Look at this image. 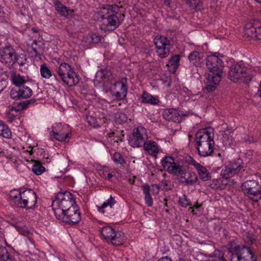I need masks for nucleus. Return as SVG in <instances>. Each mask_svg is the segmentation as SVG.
Instances as JSON below:
<instances>
[{
    "instance_id": "12",
    "label": "nucleus",
    "mask_w": 261,
    "mask_h": 261,
    "mask_svg": "<svg viewBox=\"0 0 261 261\" xmlns=\"http://www.w3.org/2000/svg\"><path fill=\"white\" fill-rule=\"evenodd\" d=\"M147 138L145 129L143 127L134 128L129 136L128 143L133 147H142Z\"/></svg>"
},
{
    "instance_id": "35",
    "label": "nucleus",
    "mask_w": 261,
    "mask_h": 261,
    "mask_svg": "<svg viewBox=\"0 0 261 261\" xmlns=\"http://www.w3.org/2000/svg\"><path fill=\"white\" fill-rule=\"evenodd\" d=\"M32 48L36 57L43 53V44L41 41L37 42L36 40H34L32 44Z\"/></svg>"
},
{
    "instance_id": "56",
    "label": "nucleus",
    "mask_w": 261,
    "mask_h": 261,
    "mask_svg": "<svg viewBox=\"0 0 261 261\" xmlns=\"http://www.w3.org/2000/svg\"><path fill=\"white\" fill-rule=\"evenodd\" d=\"M52 3L55 6V8L58 7V6H60L62 4L60 0H51Z\"/></svg>"
},
{
    "instance_id": "64",
    "label": "nucleus",
    "mask_w": 261,
    "mask_h": 261,
    "mask_svg": "<svg viewBox=\"0 0 261 261\" xmlns=\"http://www.w3.org/2000/svg\"><path fill=\"white\" fill-rule=\"evenodd\" d=\"M180 261H191V260H186V259H181V258H180Z\"/></svg>"
},
{
    "instance_id": "24",
    "label": "nucleus",
    "mask_w": 261,
    "mask_h": 261,
    "mask_svg": "<svg viewBox=\"0 0 261 261\" xmlns=\"http://www.w3.org/2000/svg\"><path fill=\"white\" fill-rule=\"evenodd\" d=\"M164 118L168 120L175 122H179V111L175 109H169L163 112Z\"/></svg>"
},
{
    "instance_id": "33",
    "label": "nucleus",
    "mask_w": 261,
    "mask_h": 261,
    "mask_svg": "<svg viewBox=\"0 0 261 261\" xmlns=\"http://www.w3.org/2000/svg\"><path fill=\"white\" fill-rule=\"evenodd\" d=\"M142 188L143 193L145 194V200L148 206H151L153 203V200L150 193V188L147 184L142 185Z\"/></svg>"
},
{
    "instance_id": "13",
    "label": "nucleus",
    "mask_w": 261,
    "mask_h": 261,
    "mask_svg": "<svg viewBox=\"0 0 261 261\" xmlns=\"http://www.w3.org/2000/svg\"><path fill=\"white\" fill-rule=\"evenodd\" d=\"M157 48V54L161 58H166L170 53V43L168 38L164 36L157 35L154 39Z\"/></svg>"
},
{
    "instance_id": "4",
    "label": "nucleus",
    "mask_w": 261,
    "mask_h": 261,
    "mask_svg": "<svg viewBox=\"0 0 261 261\" xmlns=\"http://www.w3.org/2000/svg\"><path fill=\"white\" fill-rule=\"evenodd\" d=\"M56 71L57 74H53L55 80L58 82L62 81L68 87L75 86L79 82V75L67 63H61L59 67L56 68Z\"/></svg>"
},
{
    "instance_id": "28",
    "label": "nucleus",
    "mask_w": 261,
    "mask_h": 261,
    "mask_svg": "<svg viewBox=\"0 0 261 261\" xmlns=\"http://www.w3.org/2000/svg\"><path fill=\"white\" fill-rule=\"evenodd\" d=\"M228 165L232 170L233 174L236 175L243 168V162L241 159H238L229 162Z\"/></svg>"
},
{
    "instance_id": "60",
    "label": "nucleus",
    "mask_w": 261,
    "mask_h": 261,
    "mask_svg": "<svg viewBox=\"0 0 261 261\" xmlns=\"http://www.w3.org/2000/svg\"><path fill=\"white\" fill-rule=\"evenodd\" d=\"M3 85V82H0V87H1ZM5 86H3L0 89V93L4 89Z\"/></svg>"
},
{
    "instance_id": "19",
    "label": "nucleus",
    "mask_w": 261,
    "mask_h": 261,
    "mask_svg": "<svg viewBox=\"0 0 261 261\" xmlns=\"http://www.w3.org/2000/svg\"><path fill=\"white\" fill-rule=\"evenodd\" d=\"M115 85L120 86V91L114 92L112 94L113 96L117 100L125 99L126 97L128 90L127 79L126 77L122 78L120 81L116 82Z\"/></svg>"
},
{
    "instance_id": "48",
    "label": "nucleus",
    "mask_w": 261,
    "mask_h": 261,
    "mask_svg": "<svg viewBox=\"0 0 261 261\" xmlns=\"http://www.w3.org/2000/svg\"><path fill=\"white\" fill-rule=\"evenodd\" d=\"M192 9H196L198 6L199 0H184Z\"/></svg>"
},
{
    "instance_id": "7",
    "label": "nucleus",
    "mask_w": 261,
    "mask_h": 261,
    "mask_svg": "<svg viewBox=\"0 0 261 261\" xmlns=\"http://www.w3.org/2000/svg\"><path fill=\"white\" fill-rule=\"evenodd\" d=\"M241 188L250 199L257 202L261 198V185L255 180H247L242 184Z\"/></svg>"
},
{
    "instance_id": "16",
    "label": "nucleus",
    "mask_w": 261,
    "mask_h": 261,
    "mask_svg": "<svg viewBox=\"0 0 261 261\" xmlns=\"http://www.w3.org/2000/svg\"><path fill=\"white\" fill-rule=\"evenodd\" d=\"M186 162H180V183L186 185H192L197 180V177L195 173L188 172L189 165Z\"/></svg>"
},
{
    "instance_id": "11",
    "label": "nucleus",
    "mask_w": 261,
    "mask_h": 261,
    "mask_svg": "<svg viewBox=\"0 0 261 261\" xmlns=\"http://www.w3.org/2000/svg\"><path fill=\"white\" fill-rule=\"evenodd\" d=\"M61 217H56L60 221L73 225L78 223L81 220V213L77 205L66 211Z\"/></svg>"
},
{
    "instance_id": "18",
    "label": "nucleus",
    "mask_w": 261,
    "mask_h": 261,
    "mask_svg": "<svg viewBox=\"0 0 261 261\" xmlns=\"http://www.w3.org/2000/svg\"><path fill=\"white\" fill-rule=\"evenodd\" d=\"M15 50L11 46L0 48V62L12 66Z\"/></svg>"
},
{
    "instance_id": "29",
    "label": "nucleus",
    "mask_w": 261,
    "mask_h": 261,
    "mask_svg": "<svg viewBox=\"0 0 261 261\" xmlns=\"http://www.w3.org/2000/svg\"><path fill=\"white\" fill-rule=\"evenodd\" d=\"M24 188L19 189H14L11 190L9 194V197L11 200L18 206V202L21 200V193L23 192Z\"/></svg>"
},
{
    "instance_id": "47",
    "label": "nucleus",
    "mask_w": 261,
    "mask_h": 261,
    "mask_svg": "<svg viewBox=\"0 0 261 261\" xmlns=\"http://www.w3.org/2000/svg\"><path fill=\"white\" fill-rule=\"evenodd\" d=\"M191 201L188 198L187 196L185 195L182 196V198H180V206L182 207H187V206L191 205Z\"/></svg>"
},
{
    "instance_id": "41",
    "label": "nucleus",
    "mask_w": 261,
    "mask_h": 261,
    "mask_svg": "<svg viewBox=\"0 0 261 261\" xmlns=\"http://www.w3.org/2000/svg\"><path fill=\"white\" fill-rule=\"evenodd\" d=\"M40 73L41 76L45 79H49L51 76L52 73L50 70L47 67L46 64L41 65Z\"/></svg>"
},
{
    "instance_id": "53",
    "label": "nucleus",
    "mask_w": 261,
    "mask_h": 261,
    "mask_svg": "<svg viewBox=\"0 0 261 261\" xmlns=\"http://www.w3.org/2000/svg\"><path fill=\"white\" fill-rule=\"evenodd\" d=\"M88 122L89 124L91 126H93V127L95 126V121L96 119L93 116H89L87 117Z\"/></svg>"
},
{
    "instance_id": "6",
    "label": "nucleus",
    "mask_w": 261,
    "mask_h": 261,
    "mask_svg": "<svg viewBox=\"0 0 261 261\" xmlns=\"http://www.w3.org/2000/svg\"><path fill=\"white\" fill-rule=\"evenodd\" d=\"M228 77L236 83H248L252 79V75L248 72L247 68L243 63H234L229 67Z\"/></svg>"
},
{
    "instance_id": "63",
    "label": "nucleus",
    "mask_w": 261,
    "mask_h": 261,
    "mask_svg": "<svg viewBox=\"0 0 261 261\" xmlns=\"http://www.w3.org/2000/svg\"><path fill=\"white\" fill-rule=\"evenodd\" d=\"M32 31L33 32H34V33H36V32H37V30H36L35 28H33V29H32Z\"/></svg>"
},
{
    "instance_id": "30",
    "label": "nucleus",
    "mask_w": 261,
    "mask_h": 261,
    "mask_svg": "<svg viewBox=\"0 0 261 261\" xmlns=\"http://www.w3.org/2000/svg\"><path fill=\"white\" fill-rule=\"evenodd\" d=\"M179 65V55H176L172 57L169 61L167 64L169 67V71L172 73H174Z\"/></svg>"
},
{
    "instance_id": "58",
    "label": "nucleus",
    "mask_w": 261,
    "mask_h": 261,
    "mask_svg": "<svg viewBox=\"0 0 261 261\" xmlns=\"http://www.w3.org/2000/svg\"><path fill=\"white\" fill-rule=\"evenodd\" d=\"M214 154H215L216 157L218 158L220 160H222V154H221V153H220V152L216 153L214 152V153L212 154V155Z\"/></svg>"
},
{
    "instance_id": "45",
    "label": "nucleus",
    "mask_w": 261,
    "mask_h": 261,
    "mask_svg": "<svg viewBox=\"0 0 261 261\" xmlns=\"http://www.w3.org/2000/svg\"><path fill=\"white\" fill-rule=\"evenodd\" d=\"M113 159L115 163L120 164L121 165H123L126 163L122 155L119 152H115L113 155Z\"/></svg>"
},
{
    "instance_id": "15",
    "label": "nucleus",
    "mask_w": 261,
    "mask_h": 261,
    "mask_svg": "<svg viewBox=\"0 0 261 261\" xmlns=\"http://www.w3.org/2000/svg\"><path fill=\"white\" fill-rule=\"evenodd\" d=\"M161 165L165 171L178 176L179 174V164L173 156H166L161 161Z\"/></svg>"
},
{
    "instance_id": "20",
    "label": "nucleus",
    "mask_w": 261,
    "mask_h": 261,
    "mask_svg": "<svg viewBox=\"0 0 261 261\" xmlns=\"http://www.w3.org/2000/svg\"><path fill=\"white\" fill-rule=\"evenodd\" d=\"M221 79L222 75L208 73L206 82V90L209 92L214 91Z\"/></svg>"
},
{
    "instance_id": "59",
    "label": "nucleus",
    "mask_w": 261,
    "mask_h": 261,
    "mask_svg": "<svg viewBox=\"0 0 261 261\" xmlns=\"http://www.w3.org/2000/svg\"><path fill=\"white\" fill-rule=\"evenodd\" d=\"M113 176V175L112 173H109L106 177V178L108 179H111Z\"/></svg>"
},
{
    "instance_id": "61",
    "label": "nucleus",
    "mask_w": 261,
    "mask_h": 261,
    "mask_svg": "<svg viewBox=\"0 0 261 261\" xmlns=\"http://www.w3.org/2000/svg\"><path fill=\"white\" fill-rule=\"evenodd\" d=\"M165 4L166 5H169V0H165Z\"/></svg>"
},
{
    "instance_id": "17",
    "label": "nucleus",
    "mask_w": 261,
    "mask_h": 261,
    "mask_svg": "<svg viewBox=\"0 0 261 261\" xmlns=\"http://www.w3.org/2000/svg\"><path fill=\"white\" fill-rule=\"evenodd\" d=\"M245 34L252 39L261 40V22L256 20L252 24H246Z\"/></svg>"
},
{
    "instance_id": "50",
    "label": "nucleus",
    "mask_w": 261,
    "mask_h": 261,
    "mask_svg": "<svg viewBox=\"0 0 261 261\" xmlns=\"http://www.w3.org/2000/svg\"><path fill=\"white\" fill-rule=\"evenodd\" d=\"M14 111L11 110V108L9 110V111L7 113V116L8 119V121L12 122L13 120L17 117V115L13 113Z\"/></svg>"
},
{
    "instance_id": "8",
    "label": "nucleus",
    "mask_w": 261,
    "mask_h": 261,
    "mask_svg": "<svg viewBox=\"0 0 261 261\" xmlns=\"http://www.w3.org/2000/svg\"><path fill=\"white\" fill-rule=\"evenodd\" d=\"M215 53L207 57L205 60V64L207 68L210 71V74L222 75L224 68L223 62L220 57H223V55Z\"/></svg>"
},
{
    "instance_id": "54",
    "label": "nucleus",
    "mask_w": 261,
    "mask_h": 261,
    "mask_svg": "<svg viewBox=\"0 0 261 261\" xmlns=\"http://www.w3.org/2000/svg\"><path fill=\"white\" fill-rule=\"evenodd\" d=\"M160 188L157 185L154 184L152 185V192L154 194H157L159 192Z\"/></svg>"
},
{
    "instance_id": "38",
    "label": "nucleus",
    "mask_w": 261,
    "mask_h": 261,
    "mask_svg": "<svg viewBox=\"0 0 261 261\" xmlns=\"http://www.w3.org/2000/svg\"><path fill=\"white\" fill-rule=\"evenodd\" d=\"M27 61V59L25 55L22 54L18 55L15 53L13 58V62L12 63V66L17 63L19 65L22 66L26 63Z\"/></svg>"
},
{
    "instance_id": "3",
    "label": "nucleus",
    "mask_w": 261,
    "mask_h": 261,
    "mask_svg": "<svg viewBox=\"0 0 261 261\" xmlns=\"http://www.w3.org/2000/svg\"><path fill=\"white\" fill-rule=\"evenodd\" d=\"M77 205L73 195L68 191L60 192L53 201L52 209L56 217H61L64 212Z\"/></svg>"
},
{
    "instance_id": "46",
    "label": "nucleus",
    "mask_w": 261,
    "mask_h": 261,
    "mask_svg": "<svg viewBox=\"0 0 261 261\" xmlns=\"http://www.w3.org/2000/svg\"><path fill=\"white\" fill-rule=\"evenodd\" d=\"M116 121L119 123H123L127 121V115L124 113H119L116 114Z\"/></svg>"
},
{
    "instance_id": "42",
    "label": "nucleus",
    "mask_w": 261,
    "mask_h": 261,
    "mask_svg": "<svg viewBox=\"0 0 261 261\" xmlns=\"http://www.w3.org/2000/svg\"><path fill=\"white\" fill-rule=\"evenodd\" d=\"M234 175V174L228 165L226 166L225 167V169H222L221 172V176L223 178L226 179L229 178Z\"/></svg>"
},
{
    "instance_id": "44",
    "label": "nucleus",
    "mask_w": 261,
    "mask_h": 261,
    "mask_svg": "<svg viewBox=\"0 0 261 261\" xmlns=\"http://www.w3.org/2000/svg\"><path fill=\"white\" fill-rule=\"evenodd\" d=\"M0 258L4 261H12V258L10 255L8 250L3 248L0 251Z\"/></svg>"
},
{
    "instance_id": "43",
    "label": "nucleus",
    "mask_w": 261,
    "mask_h": 261,
    "mask_svg": "<svg viewBox=\"0 0 261 261\" xmlns=\"http://www.w3.org/2000/svg\"><path fill=\"white\" fill-rule=\"evenodd\" d=\"M32 170L36 175H40L45 171V167L40 163L35 162L32 166Z\"/></svg>"
},
{
    "instance_id": "22",
    "label": "nucleus",
    "mask_w": 261,
    "mask_h": 261,
    "mask_svg": "<svg viewBox=\"0 0 261 261\" xmlns=\"http://www.w3.org/2000/svg\"><path fill=\"white\" fill-rule=\"evenodd\" d=\"M188 58L190 62L197 67H201L206 60L203 54L196 51L192 52Z\"/></svg>"
},
{
    "instance_id": "1",
    "label": "nucleus",
    "mask_w": 261,
    "mask_h": 261,
    "mask_svg": "<svg viewBox=\"0 0 261 261\" xmlns=\"http://www.w3.org/2000/svg\"><path fill=\"white\" fill-rule=\"evenodd\" d=\"M214 137L213 129L212 128H203L196 133L195 146L200 156H212L214 153Z\"/></svg>"
},
{
    "instance_id": "26",
    "label": "nucleus",
    "mask_w": 261,
    "mask_h": 261,
    "mask_svg": "<svg viewBox=\"0 0 261 261\" xmlns=\"http://www.w3.org/2000/svg\"><path fill=\"white\" fill-rule=\"evenodd\" d=\"M144 149L152 155H155L159 152V147L156 143L153 141H145L142 145Z\"/></svg>"
},
{
    "instance_id": "25",
    "label": "nucleus",
    "mask_w": 261,
    "mask_h": 261,
    "mask_svg": "<svg viewBox=\"0 0 261 261\" xmlns=\"http://www.w3.org/2000/svg\"><path fill=\"white\" fill-rule=\"evenodd\" d=\"M108 242L111 243L115 246H120L123 244L125 242L124 233L121 231H115Z\"/></svg>"
},
{
    "instance_id": "27",
    "label": "nucleus",
    "mask_w": 261,
    "mask_h": 261,
    "mask_svg": "<svg viewBox=\"0 0 261 261\" xmlns=\"http://www.w3.org/2000/svg\"><path fill=\"white\" fill-rule=\"evenodd\" d=\"M36 100L34 98L24 100L23 101L19 102L15 107H12L11 108V110L12 111H15V112H18L25 109L26 108L29 107L30 106L34 105L36 103Z\"/></svg>"
},
{
    "instance_id": "55",
    "label": "nucleus",
    "mask_w": 261,
    "mask_h": 261,
    "mask_svg": "<svg viewBox=\"0 0 261 261\" xmlns=\"http://www.w3.org/2000/svg\"><path fill=\"white\" fill-rule=\"evenodd\" d=\"M247 239H248V242H249L250 245L253 244L256 242V240L253 238L250 234H248Z\"/></svg>"
},
{
    "instance_id": "21",
    "label": "nucleus",
    "mask_w": 261,
    "mask_h": 261,
    "mask_svg": "<svg viewBox=\"0 0 261 261\" xmlns=\"http://www.w3.org/2000/svg\"><path fill=\"white\" fill-rule=\"evenodd\" d=\"M60 124H57L56 126L53 127V129L50 132V135L51 137H53L56 140L60 142H66L68 141L71 135L69 132L64 133L61 130L57 131L56 127L59 128Z\"/></svg>"
},
{
    "instance_id": "23",
    "label": "nucleus",
    "mask_w": 261,
    "mask_h": 261,
    "mask_svg": "<svg viewBox=\"0 0 261 261\" xmlns=\"http://www.w3.org/2000/svg\"><path fill=\"white\" fill-rule=\"evenodd\" d=\"M112 72L107 69H101L97 72L95 75V83L104 84V82L110 80Z\"/></svg>"
},
{
    "instance_id": "5",
    "label": "nucleus",
    "mask_w": 261,
    "mask_h": 261,
    "mask_svg": "<svg viewBox=\"0 0 261 261\" xmlns=\"http://www.w3.org/2000/svg\"><path fill=\"white\" fill-rule=\"evenodd\" d=\"M12 81L16 87L10 91L11 97L15 100L25 99L32 95L33 91L31 88L23 86L25 82L23 76L19 74H14L12 77Z\"/></svg>"
},
{
    "instance_id": "62",
    "label": "nucleus",
    "mask_w": 261,
    "mask_h": 261,
    "mask_svg": "<svg viewBox=\"0 0 261 261\" xmlns=\"http://www.w3.org/2000/svg\"><path fill=\"white\" fill-rule=\"evenodd\" d=\"M200 207V205H194L193 207L195 208H198Z\"/></svg>"
},
{
    "instance_id": "31",
    "label": "nucleus",
    "mask_w": 261,
    "mask_h": 261,
    "mask_svg": "<svg viewBox=\"0 0 261 261\" xmlns=\"http://www.w3.org/2000/svg\"><path fill=\"white\" fill-rule=\"evenodd\" d=\"M115 203L116 201L114 198L112 196H111L110 198L106 201L104 202L101 206H96L97 207V210L99 213L107 216L108 214L106 211V208L108 206H110V208H112L113 206Z\"/></svg>"
},
{
    "instance_id": "51",
    "label": "nucleus",
    "mask_w": 261,
    "mask_h": 261,
    "mask_svg": "<svg viewBox=\"0 0 261 261\" xmlns=\"http://www.w3.org/2000/svg\"><path fill=\"white\" fill-rule=\"evenodd\" d=\"M210 184V187L213 189H219L220 188V180L218 179H213Z\"/></svg>"
},
{
    "instance_id": "10",
    "label": "nucleus",
    "mask_w": 261,
    "mask_h": 261,
    "mask_svg": "<svg viewBox=\"0 0 261 261\" xmlns=\"http://www.w3.org/2000/svg\"><path fill=\"white\" fill-rule=\"evenodd\" d=\"M233 250L231 261H248L255 257L250 247L238 245Z\"/></svg>"
},
{
    "instance_id": "2",
    "label": "nucleus",
    "mask_w": 261,
    "mask_h": 261,
    "mask_svg": "<svg viewBox=\"0 0 261 261\" xmlns=\"http://www.w3.org/2000/svg\"><path fill=\"white\" fill-rule=\"evenodd\" d=\"M119 7L116 5H108L98 12V15L102 20L101 29L105 31H113L121 24L122 21L117 14Z\"/></svg>"
},
{
    "instance_id": "34",
    "label": "nucleus",
    "mask_w": 261,
    "mask_h": 261,
    "mask_svg": "<svg viewBox=\"0 0 261 261\" xmlns=\"http://www.w3.org/2000/svg\"><path fill=\"white\" fill-rule=\"evenodd\" d=\"M210 258L204 261H227L224 257V253L220 250H215L213 254L209 255Z\"/></svg>"
},
{
    "instance_id": "52",
    "label": "nucleus",
    "mask_w": 261,
    "mask_h": 261,
    "mask_svg": "<svg viewBox=\"0 0 261 261\" xmlns=\"http://www.w3.org/2000/svg\"><path fill=\"white\" fill-rule=\"evenodd\" d=\"M178 33L175 31H172L170 32L169 37L173 41H177L178 40Z\"/></svg>"
},
{
    "instance_id": "36",
    "label": "nucleus",
    "mask_w": 261,
    "mask_h": 261,
    "mask_svg": "<svg viewBox=\"0 0 261 261\" xmlns=\"http://www.w3.org/2000/svg\"><path fill=\"white\" fill-rule=\"evenodd\" d=\"M56 10L61 16L64 17H67L68 15H71L74 13L73 10L68 9L66 6L63 5L62 4L60 6H58V7L56 8Z\"/></svg>"
},
{
    "instance_id": "40",
    "label": "nucleus",
    "mask_w": 261,
    "mask_h": 261,
    "mask_svg": "<svg viewBox=\"0 0 261 261\" xmlns=\"http://www.w3.org/2000/svg\"><path fill=\"white\" fill-rule=\"evenodd\" d=\"M10 224L21 234H24L27 231V227L22 222H12Z\"/></svg>"
},
{
    "instance_id": "49",
    "label": "nucleus",
    "mask_w": 261,
    "mask_h": 261,
    "mask_svg": "<svg viewBox=\"0 0 261 261\" xmlns=\"http://www.w3.org/2000/svg\"><path fill=\"white\" fill-rule=\"evenodd\" d=\"M92 42L94 43H97L101 41V36L98 33H93L91 36Z\"/></svg>"
},
{
    "instance_id": "32",
    "label": "nucleus",
    "mask_w": 261,
    "mask_h": 261,
    "mask_svg": "<svg viewBox=\"0 0 261 261\" xmlns=\"http://www.w3.org/2000/svg\"><path fill=\"white\" fill-rule=\"evenodd\" d=\"M100 231L102 236L108 242L116 230L111 226H105L102 227Z\"/></svg>"
},
{
    "instance_id": "39",
    "label": "nucleus",
    "mask_w": 261,
    "mask_h": 261,
    "mask_svg": "<svg viewBox=\"0 0 261 261\" xmlns=\"http://www.w3.org/2000/svg\"><path fill=\"white\" fill-rule=\"evenodd\" d=\"M11 132L8 126L2 121H0V136L6 138H9L11 137Z\"/></svg>"
},
{
    "instance_id": "57",
    "label": "nucleus",
    "mask_w": 261,
    "mask_h": 261,
    "mask_svg": "<svg viewBox=\"0 0 261 261\" xmlns=\"http://www.w3.org/2000/svg\"><path fill=\"white\" fill-rule=\"evenodd\" d=\"M158 261H172L168 256H164L160 258Z\"/></svg>"
},
{
    "instance_id": "9",
    "label": "nucleus",
    "mask_w": 261,
    "mask_h": 261,
    "mask_svg": "<svg viewBox=\"0 0 261 261\" xmlns=\"http://www.w3.org/2000/svg\"><path fill=\"white\" fill-rule=\"evenodd\" d=\"M21 194V199L18 202V207L26 209L35 208L37 202L36 193L31 189L24 188Z\"/></svg>"
},
{
    "instance_id": "14",
    "label": "nucleus",
    "mask_w": 261,
    "mask_h": 261,
    "mask_svg": "<svg viewBox=\"0 0 261 261\" xmlns=\"http://www.w3.org/2000/svg\"><path fill=\"white\" fill-rule=\"evenodd\" d=\"M186 162L188 164L193 165L197 170L199 176L203 181H207L211 179V176L207 169L201 164L195 161L193 158L187 154L180 158V162Z\"/></svg>"
},
{
    "instance_id": "37",
    "label": "nucleus",
    "mask_w": 261,
    "mask_h": 261,
    "mask_svg": "<svg viewBox=\"0 0 261 261\" xmlns=\"http://www.w3.org/2000/svg\"><path fill=\"white\" fill-rule=\"evenodd\" d=\"M142 102L146 103H150L152 105H156L159 102V100L151 94L144 91L142 96Z\"/></svg>"
}]
</instances>
